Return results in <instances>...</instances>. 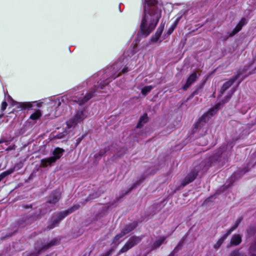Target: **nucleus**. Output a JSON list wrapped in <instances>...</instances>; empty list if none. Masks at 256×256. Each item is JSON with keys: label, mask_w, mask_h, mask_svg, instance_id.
<instances>
[{"label": "nucleus", "mask_w": 256, "mask_h": 256, "mask_svg": "<svg viewBox=\"0 0 256 256\" xmlns=\"http://www.w3.org/2000/svg\"><path fill=\"white\" fill-rule=\"evenodd\" d=\"M175 29V28H174V26H171L168 30V32H167V34H168L170 35V34Z\"/></svg>", "instance_id": "40"}, {"label": "nucleus", "mask_w": 256, "mask_h": 256, "mask_svg": "<svg viewBox=\"0 0 256 256\" xmlns=\"http://www.w3.org/2000/svg\"><path fill=\"white\" fill-rule=\"evenodd\" d=\"M7 106V103L6 101H4L1 105V110L3 112L4 110Z\"/></svg>", "instance_id": "39"}, {"label": "nucleus", "mask_w": 256, "mask_h": 256, "mask_svg": "<svg viewBox=\"0 0 256 256\" xmlns=\"http://www.w3.org/2000/svg\"><path fill=\"white\" fill-rule=\"evenodd\" d=\"M64 152L65 150L63 148H55L52 152L53 156L41 160V164L43 166H47L48 165H51L60 158Z\"/></svg>", "instance_id": "8"}, {"label": "nucleus", "mask_w": 256, "mask_h": 256, "mask_svg": "<svg viewBox=\"0 0 256 256\" xmlns=\"http://www.w3.org/2000/svg\"><path fill=\"white\" fill-rule=\"evenodd\" d=\"M146 177L144 175L141 176L137 180L136 182L132 184V186L130 188L129 192L132 190V189L134 188H136L140 184L144 181V180L146 179Z\"/></svg>", "instance_id": "28"}, {"label": "nucleus", "mask_w": 256, "mask_h": 256, "mask_svg": "<svg viewBox=\"0 0 256 256\" xmlns=\"http://www.w3.org/2000/svg\"><path fill=\"white\" fill-rule=\"evenodd\" d=\"M61 198V192L60 190H54L48 196V199L44 206L48 208L47 204H55L57 203Z\"/></svg>", "instance_id": "10"}, {"label": "nucleus", "mask_w": 256, "mask_h": 256, "mask_svg": "<svg viewBox=\"0 0 256 256\" xmlns=\"http://www.w3.org/2000/svg\"><path fill=\"white\" fill-rule=\"evenodd\" d=\"M100 194L98 192H94L92 194H90L88 197L84 200L82 202H81V204L82 205H84L87 202L92 200L94 199H95L96 198H98L100 196Z\"/></svg>", "instance_id": "23"}, {"label": "nucleus", "mask_w": 256, "mask_h": 256, "mask_svg": "<svg viewBox=\"0 0 256 256\" xmlns=\"http://www.w3.org/2000/svg\"><path fill=\"white\" fill-rule=\"evenodd\" d=\"M41 115V112L39 110H37L30 115V118L32 120H38Z\"/></svg>", "instance_id": "32"}, {"label": "nucleus", "mask_w": 256, "mask_h": 256, "mask_svg": "<svg viewBox=\"0 0 256 256\" xmlns=\"http://www.w3.org/2000/svg\"><path fill=\"white\" fill-rule=\"evenodd\" d=\"M124 232L121 230L120 232L116 234L114 238L113 242H116L120 238L124 236Z\"/></svg>", "instance_id": "37"}, {"label": "nucleus", "mask_w": 256, "mask_h": 256, "mask_svg": "<svg viewBox=\"0 0 256 256\" xmlns=\"http://www.w3.org/2000/svg\"><path fill=\"white\" fill-rule=\"evenodd\" d=\"M158 1H144L142 15L138 36L146 38L154 30L161 17Z\"/></svg>", "instance_id": "1"}, {"label": "nucleus", "mask_w": 256, "mask_h": 256, "mask_svg": "<svg viewBox=\"0 0 256 256\" xmlns=\"http://www.w3.org/2000/svg\"><path fill=\"white\" fill-rule=\"evenodd\" d=\"M235 90H232L221 102L218 103L214 107L211 108L208 112L204 113L200 118L199 120L196 124L193 130L194 133L198 132L200 134H202V132L204 134L208 130V127L206 126V122L209 119L215 114L223 105L228 102L230 99L232 94L234 92Z\"/></svg>", "instance_id": "2"}, {"label": "nucleus", "mask_w": 256, "mask_h": 256, "mask_svg": "<svg viewBox=\"0 0 256 256\" xmlns=\"http://www.w3.org/2000/svg\"><path fill=\"white\" fill-rule=\"evenodd\" d=\"M225 148V146L220 148L218 152L211 158V160H216L218 162L220 161L222 155L223 154Z\"/></svg>", "instance_id": "20"}, {"label": "nucleus", "mask_w": 256, "mask_h": 256, "mask_svg": "<svg viewBox=\"0 0 256 256\" xmlns=\"http://www.w3.org/2000/svg\"><path fill=\"white\" fill-rule=\"evenodd\" d=\"M112 252V250H110L106 253L103 256H110Z\"/></svg>", "instance_id": "46"}, {"label": "nucleus", "mask_w": 256, "mask_h": 256, "mask_svg": "<svg viewBox=\"0 0 256 256\" xmlns=\"http://www.w3.org/2000/svg\"><path fill=\"white\" fill-rule=\"evenodd\" d=\"M123 197H124V196L122 195V196H119L118 198H116V200L114 201V202H112L110 204H109L107 206H105V207L102 208V210L103 212H106L107 210L110 208V206H114L116 202H119L120 201V199L122 198Z\"/></svg>", "instance_id": "31"}, {"label": "nucleus", "mask_w": 256, "mask_h": 256, "mask_svg": "<svg viewBox=\"0 0 256 256\" xmlns=\"http://www.w3.org/2000/svg\"><path fill=\"white\" fill-rule=\"evenodd\" d=\"M229 256H248L247 254L240 251V249H235L229 254Z\"/></svg>", "instance_id": "27"}, {"label": "nucleus", "mask_w": 256, "mask_h": 256, "mask_svg": "<svg viewBox=\"0 0 256 256\" xmlns=\"http://www.w3.org/2000/svg\"><path fill=\"white\" fill-rule=\"evenodd\" d=\"M143 238V236H134L130 237L123 247L120 250L118 254L126 252L135 246L137 245L141 242Z\"/></svg>", "instance_id": "9"}, {"label": "nucleus", "mask_w": 256, "mask_h": 256, "mask_svg": "<svg viewBox=\"0 0 256 256\" xmlns=\"http://www.w3.org/2000/svg\"><path fill=\"white\" fill-rule=\"evenodd\" d=\"M15 170V168H11L1 174L2 176H3L4 178L6 177V176H8L9 174H11L13 173Z\"/></svg>", "instance_id": "33"}, {"label": "nucleus", "mask_w": 256, "mask_h": 256, "mask_svg": "<svg viewBox=\"0 0 256 256\" xmlns=\"http://www.w3.org/2000/svg\"><path fill=\"white\" fill-rule=\"evenodd\" d=\"M241 220V218L237 219L234 223V224L232 227H231L230 229L227 230L228 233L230 234L232 232H233L235 229H236L240 224Z\"/></svg>", "instance_id": "30"}, {"label": "nucleus", "mask_w": 256, "mask_h": 256, "mask_svg": "<svg viewBox=\"0 0 256 256\" xmlns=\"http://www.w3.org/2000/svg\"><path fill=\"white\" fill-rule=\"evenodd\" d=\"M248 22V20L244 18H242L238 24L236 25V28L230 32H228V37H232L234 36L236 34H237L238 32H240L242 27L246 24Z\"/></svg>", "instance_id": "12"}, {"label": "nucleus", "mask_w": 256, "mask_h": 256, "mask_svg": "<svg viewBox=\"0 0 256 256\" xmlns=\"http://www.w3.org/2000/svg\"><path fill=\"white\" fill-rule=\"evenodd\" d=\"M168 256H172V254H168Z\"/></svg>", "instance_id": "60"}, {"label": "nucleus", "mask_w": 256, "mask_h": 256, "mask_svg": "<svg viewBox=\"0 0 256 256\" xmlns=\"http://www.w3.org/2000/svg\"><path fill=\"white\" fill-rule=\"evenodd\" d=\"M154 87L152 86H148L143 88L142 90L141 93L144 96H146L148 92H150Z\"/></svg>", "instance_id": "29"}, {"label": "nucleus", "mask_w": 256, "mask_h": 256, "mask_svg": "<svg viewBox=\"0 0 256 256\" xmlns=\"http://www.w3.org/2000/svg\"><path fill=\"white\" fill-rule=\"evenodd\" d=\"M88 116V112L86 108L78 110L72 118L66 122L68 128H74L78 123L82 122Z\"/></svg>", "instance_id": "6"}, {"label": "nucleus", "mask_w": 256, "mask_h": 256, "mask_svg": "<svg viewBox=\"0 0 256 256\" xmlns=\"http://www.w3.org/2000/svg\"><path fill=\"white\" fill-rule=\"evenodd\" d=\"M136 53L134 50V48H130L126 52L124 53V56L126 57V56H131Z\"/></svg>", "instance_id": "34"}, {"label": "nucleus", "mask_w": 256, "mask_h": 256, "mask_svg": "<svg viewBox=\"0 0 256 256\" xmlns=\"http://www.w3.org/2000/svg\"><path fill=\"white\" fill-rule=\"evenodd\" d=\"M211 166L208 159L202 160L198 165L195 166L194 169L187 174L182 181L180 186L182 187L193 182L198 174H203Z\"/></svg>", "instance_id": "3"}, {"label": "nucleus", "mask_w": 256, "mask_h": 256, "mask_svg": "<svg viewBox=\"0 0 256 256\" xmlns=\"http://www.w3.org/2000/svg\"><path fill=\"white\" fill-rule=\"evenodd\" d=\"M181 18V16H179L178 17L176 20H175V22H174V23L172 25V26H174V28H176V25L178 24V22L179 20H180Z\"/></svg>", "instance_id": "43"}, {"label": "nucleus", "mask_w": 256, "mask_h": 256, "mask_svg": "<svg viewBox=\"0 0 256 256\" xmlns=\"http://www.w3.org/2000/svg\"><path fill=\"white\" fill-rule=\"evenodd\" d=\"M39 252H25L22 254V256H38Z\"/></svg>", "instance_id": "35"}, {"label": "nucleus", "mask_w": 256, "mask_h": 256, "mask_svg": "<svg viewBox=\"0 0 256 256\" xmlns=\"http://www.w3.org/2000/svg\"><path fill=\"white\" fill-rule=\"evenodd\" d=\"M68 134V132H67V130H64L62 132L57 134V135L56 136V138L59 139L62 138L64 136H65Z\"/></svg>", "instance_id": "38"}, {"label": "nucleus", "mask_w": 256, "mask_h": 256, "mask_svg": "<svg viewBox=\"0 0 256 256\" xmlns=\"http://www.w3.org/2000/svg\"><path fill=\"white\" fill-rule=\"evenodd\" d=\"M60 243V240L55 238L51 240L49 242L43 245L40 248V250L44 251L52 246L58 245Z\"/></svg>", "instance_id": "16"}, {"label": "nucleus", "mask_w": 256, "mask_h": 256, "mask_svg": "<svg viewBox=\"0 0 256 256\" xmlns=\"http://www.w3.org/2000/svg\"><path fill=\"white\" fill-rule=\"evenodd\" d=\"M166 237L161 236L156 240L152 245V249H156L159 248L164 242Z\"/></svg>", "instance_id": "22"}, {"label": "nucleus", "mask_w": 256, "mask_h": 256, "mask_svg": "<svg viewBox=\"0 0 256 256\" xmlns=\"http://www.w3.org/2000/svg\"><path fill=\"white\" fill-rule=\"evenodd\" d=\"M125 152V150H123V152L122 153V154H117V156L118 157H120L122 155H123Z\"/></svg>", "instance_id": "48"}, {"label": "nucleus", "mask_w": 256, "mask_h": 256, "mask_svg": "<svg viewBox=\"0 0 256 256\" xmlns=\"http://www.w3.org/2000/svg\"><path fill=\"white\" fill-rule=\"evenodd\" d=\"M4 178H3V176H2V174H0V182L1 180H2Z\"/></svg>", "instance_id": "52"}, {"label": "nucleus", "mask_w": 256, "mask_h": 256, "mask_svg": "<svg viewBox=\"0 0 256 256\" xmlns=\"http://www.w3.org/2000/svg\"><path fill=\"white\" fill-rule=\"evenodd\" d=\"M53 106L56 109H58L62 104L61 101L60 99H57L54 100L52 102Z\"/></svg>", "instance_id": "36"}, {"label": "nucleus", "mask_w": 256, "mask_h": 256, "mask_svg": "<svg viewBox=\"0 0 256 256\" xmlns=\"http://www.w3.org/2000/svg\"><path fill=\"white\" fill-rule=\"evenodd\" d=\"M32 176V174H31L30 177L28 178V180H30V178H31V176Z\"/></svg>", "instance_id": "56"}, {"label": "nucleus", "mask_w": 256, "mask_h": 256, "mask_svg": "<svg viewBox=\"0 0 256 256\" xmlns=\"http://www.w3.org/2000/svg\"><path fill=\"white\" fill-rule=\"evenodd\" d=\"M4 114L3 113H2L0 114V119L2 118L4 116Z\"/></svg>", "instance_id": "53"}, {"label": "nucleus", "mask_w": 256, "mask_h": 256, "mask_svg": "<svg viewBox=\"0 0 256 256\" xmlns=\"http://www.w3.org/2000/svg\"><path fill=\"white\" fill-rule=\"evenodd\" d=\"M120 5L119 6V10H120Z\"/></svg>", "instance_id": "59"}, {"label": "nucleus", "mask_w": 256, "mask_h": 256, "mask_svg": "<svg viewBox=\"0 0 256 256\" xmlns=\"http://www.w3.org/2000/svg\"><path fill=\"white\" fill-rule=\"evenodd\" d=\"M246 170H244V173H246Z\"/></svg>", "instance_id": "61"}, {"label": "nucleus", "mask_w": 256, "mask_h": 256, "mask_svg": "<svg viewBox=\"0 0 256 256\" xmlns=\"http://www.w3.org/2000/svg\"><path fill=\"white\" fill-rule=\"evenodd\" d=\"M16 231L15 230L13 233L8 234V236H6L5 237H9L12 236L14 234L16 233Z\"/></svg>", "instance_id": "50"}, {"label": "nucleus", "mask_w": 256, "mask_h": 256, "mask_svg": "<svg viewBox=\"0 0 256 256\" xmlns=\"http://www.w3.org/2000/svg\"><path fill=\"white\" fill-rule=\"evenodd\" d=\"M250 256H256V239L252 242L248 248Z\"/></svg>", "instance_id": "24"}, {"label": "nucleus", "mask_w": 256, "mask_h": 256, "mask_svg": "<svg viewBox=\"0 0 256 256\" xmlns=\"http://www.w3.org/2000/svg\"><path fill=\"white\" fill-rule=\"evenodd\" d=\"M122 62L120 61V60L118 62H117L116 63H115L113 66H112V68L114 69H116L118 66H119L120 65V64L122 63Z\"/></svg>", "instance_id": "41"}, {"label": "nucleus", "mask_w": 256, "mask_h": 256, "mask_svg": "<svg viewBox=\"0 0 256 256\" xmlns=\"http://www.w3.org/2000/svg\"><path fill=\"white\" fill-rule=\"evenodd\" d=\"M195 93H196V92H194L192 94V96H194V95L195 94Z\"/></svg>", "instance_id": "57"}, {"label": "nucleus", "mask_w": 256, "mask_h": 256, "mask_svg": "<svg viewBox=\"0 0 256 256\" xmlns=\"http://www.w3.org/2000/svg\"><path fill=\"white\" fill-rule=\"evenodd\" d=\"M164 24L162 22L160 26H158V28L155 34L152 36L150 38V40L152 42H156L158 40L164 30Z\"/></svg>", "instance_id": "13"}, {"label": "nucleus", "mask_w": 256, "mask_h": 256, "mask_svg": "<svg viewBox=\"0 0 256 256\" xmlns=\"http://www.w3.org/2000/svg\"><path fill=\"white\" fill-rule=\"evenodd\" d=\"M48 256V255H47V256Z\"/></svg>", "instance_id": "63"}, {"label": "nucleus", "mask_w": 256, "mask_h": 256, "mask_svg": "<svg viewBox=\"0 0 256 256\" xmlns=\"http://www.w3.org/2000/svg\"><path fill=\"white\" fill-rule=\"evenodd\" d=\"M7 141L5 140L4 139L2 138L0 140V144H2L3 142H6Z\"/></svg>", "instance_id": "49"}, {"label": "nucleus", "mask_w": 256, "mask_h": 256, "mask_svg": "<svg viewBox=\"0 0 256 256\" xmlns=\"http://www.w3.org/2000/svg\"><path fill=\"white\" fill-rule=\"evenodd\" d=\"M210 198H208L206 200V201H209Z\"/></svg>", "instance_id": "55"}, {"label": "nucleus", "mask_w": 256, "mask_h": 256, "mask_svg": "<svg viewBox=\"0 0 256 256\" xmlns=\"http://www.w3.org/2000/svg\"><path fill=\"white\" fill-rule=\"evenodd\" d=\"M148 118L147 114H144L142 116H140L138 122L136 126L138 128H142L144 124L148 122Z\"/></svg>", "instance_id": "19"}, {"label": "nucleus", "mask_w": 256, "mask_h": 256, "mask_svg": "<svg viewBox=\"0 0 256 256\" xmlns=\"http://www.w3.org/2000/svg\"><path fill=\"white\" fill-rule=\"evenodd\" d=\"M242 242V238L240 234H234L232 237L230 243L227 246L228 248L232 246H238Z\"/></svg>", "instance_id": "15"}, {"label": "nucleus", "mask_w": 256, "mask_h": 256, "mask_svg": "<svg viewBox=\"0 0 256 256\" xmlns=\"http://www.w3.org/2000/svg\"><path fill=\"white\" fill-rule=\"evenodd\" d=\"M84 138V136H82L81 137L78 138L76 140V143H77V144H78L82 141V140Z\"/></svg>", "instance_id": "47"}, {"label": "nucleus", "mask_w": 256, "mask_h": 256, "mask_svg": "<svg viewBox=\"0 0 256 256\" xmlns=\"http://www.w3.org/2000/svg\"><path fill=\"white\" fill-rule=\"evenodd\" d=\"M183 244L184 240H180L178 243V245L174 248V250L169 254H172V256H174V254L177 253L180 250L182 249Z\"/></svg>", "instance_id": "26"}, {"label": "nucleus", "mask_w": 256, "mask_h": 256, "mask_svg": "<svg viewBox=\"0 0 256 256\" xmlns=\"http://www.w3.org/2000/svg\"><path fill=\"white\" fill-rule=\"evenodd\" d=\"M238 77V75L234 76L223 84L220 88L218 97H220L223 95L225 92L235 82Z\"/></svg>", "instance_id": "11"}, {"label": "nucleus", "mask_w": 256, "mask_h": 256, "mask_svg": "<svg viewBox=\"0 0 256 256\" xmlns=\"http://www.w3.org/2000/svg\"><path fill=\"white\" fill-rule=\"evenodd\" d=\"M57 111H58V110H56V112H54V114L55 115H58H58H59V114H59V113H58H58L56 112H57Z\"/></svg>", "instance_id": "54"}, {"label": "nucleus", "mask_w": 256, "mask_h": 256, "mask_svg": "<svg viewBox=\"0 0 256 256\" xmlns=\"http://www.w3.org/2000/svg\"><path fill=\"white\" fill-rule=\"evenodd\" d=\"M206 144H207L206 142H205V143L202 144V145H206Z\"/></svg>", "instance_id": "58"}, {"label": "nucleus", "mask_w": 256, "mask_h": 256, "mask_svg": "<svg viewBox=\"0 0 256 256\" xmlns=\"http://www.w3.org/2000/svg\"><path fill=\"white\" fill-rule=\"evenodd\" d=\"M137 224L136 222L130 223L126 225L122 230V232H124V234L126 235L134 230Z\"/></svg>", "instance_id": "18"}, {"label": "nucleus", "mask_w": 256, "mask_h": 256, "mask_svg": "<svg viewBox=\"0 0 256 256\" xmlns=\"http://www.w3.org/2000/svg\"><path fill=\"white\" fill-rule=\"evenodd\" d=\"M129 71V70L127 66H125L124 68H123L121 71V72L122 73H126Z\"/></svg>", "instance_id": "45"}, {"label": "nucleus", "mask_w": 256, "mask_h": 256, "mask_svg": "<svg viewBox=\"0 0 256 256\" xmlns=\"http://www.w3.org/2000/svg\"><path fill=\"white\" fill-rule=\"evenodd\" d=\"M84 256H86V255H84Z\"/></svg>", "instance_id": "62"}, {"label": "nucleus", "mask_w": 256, "mask_h": 256, "mask_svg": "<svg viewBox=\"0 0 256 256\" xmlns=\"http://www.w3.org/2000/svg\"><path fill=\"white\" fill-rule=\"evenodd\" d=\"M197 79L196 73L194 72L188 78L185 84L183 86L184 90H186Z\"/></svg>", "instance_id": "14"}, {"label": "nucleus", "mask_w": 256, "mask_h": 256, "mask_svg": "<svg viewBox=\"0 0 256 256\" xmlns=\"http://www.w3.org/2000/svg\"><path fill=\"white\" fill-rule=\"evenodd\" d=\"M106 148L104 149V150H101L100 151V152H99V155L100 157L102 156H103L104 155V154H106Z\"/></svg>", "instance_id": "42"}, {"label": "nucleus", "mask_w": 256, "mask_h": 256, "mask_svg": "<svg viewBox=\"0 0 256 256\" xmlns=\"http://www.w3.org/2000/svg\"><path fill=\"white\" fill-rule=\"evenodd\" d=\"M111 80H110V78H108L106 80L100 82V84L98 82V84L97 86L94 85L92 88L82 98H76L74 100V101L78 102L80 106H82L96 96V92L98 88L103 89L104 87L107 86Z\"/></svg>", "instance_id": "5"}, {"label": "nucleus", "mask_w": 256, "mask_h": 256, "mask_svg": "<svg viewBox=\"0 0 256 256\" xmlns=\"http://www.w3.org/2000/svg\"><path fill=\"white\" fill-rule=\"evenodd\" d=\"M246 233L248 238L254 236L256 234V226H249L246 230Z\"/></svg>", "instance_id": "25"}, {"label": "nucleus", "mask_w": 256, "mask_h": 256, "mask_svg": "<svg viewBox=\"0 0 256 256\" xmlns=\"http://www.w3.org/2000/svg\"><path fill=\"white\" fill-rule=\"evenodd\" d=\"M80 207V205L79 204H76L66 210L54 213L48 224V228L49 230L54 228L57 226L60 222L65 217L78 210Z\"/></svg>", "instance_id": "4"}, {"label": "nucleus", "mask_w": 256, "mask_h": 256, "mask_svg": "<svg viewBox=\"0 0 256 256\" xmlns=\"http://www.w3.org/2000/svg\"><path fill=\"white\" fill-rule=\"evenodd\" d=\"M120 76V74H117L116 76H112V79H114L116 78H117L118 76Z\"/></svg>", "instance_id": "51"}, {"label": "nucleus", "mask_w": 256, "mask_h": 256, "mask_svg": "<svg viewBox=\"0 0 256 256\" xmlns=\"http://www.w3.org/2000/svg\"><path fill=\"white\" fill-rule=\"evenodd\" d=\"M20 108L23 109H32L34 107L36 106L39 107L38 103L36 102H24L18 103Z\"/></svg>", "instance_id": "17"}, {"label": "nucleus", "mask_w": 256, "mask_h": 256, "mask_svg": "<svg viewBox=\"0 0 256 256\" xmlns=\"http://www.w3.org/2000/svg\"><path fill=\"white\" fill-rule=\"evenodd\" d=\"M44 206V209L41 208H36L33 214L24 217L22 220L26 224H30L34 221L41 218L48 212H50L52 211V209L48 208Z\"/></svg>", "instance_id": "7"}, {"label": "nucleus", "mask_w": 256, "mask_h": 256, "mask_svg": "<svg viewBox=\"0 0 256 256\" xmlns=\"http://www.w3.org/2000/svg\"><path fill=\"white\" fill-rule=\"evenodd\" d=\"M230 234L226 231V233L222 237H221L214 244V248L215 249H218Z\"/></svg>", "instance_id": "21"}, {"label": "nucleus", "mask_w": 256, "mask_h": 256, "mask_svg": "<svg viewBox=\"0 0 256 256\" xmlns=\"http://www.w3.org/2000/svg\"><path fill=\"white\" fill-rule=\"evenodd\" d=\"M32 204H22V206L24 209H28L32 208Z\"/></svg>", "instance_id": "44"}]
</instances>
